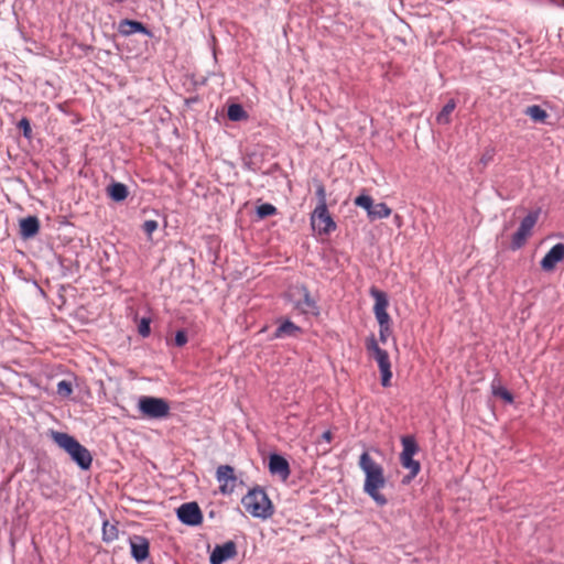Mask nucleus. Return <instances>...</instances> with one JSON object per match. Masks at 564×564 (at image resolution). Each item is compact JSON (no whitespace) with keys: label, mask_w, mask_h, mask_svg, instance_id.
Here are the masks:
<instances>
[{"label":"nucleus","mask_w":564,"mask_h":564,"mask_svg":"<svg viewBox=\"0 0 564 564\" xmlns=\"http://www.w3.org/2000/svg\"><path fill=\"white\" fill-rule=\"evenodd\" d=\"M358 466L365 474L364 492L378 506H386L388 499L380 492V489L384 488L387 484L383 467L375 462L368 452L360 455Z\"/></svg>","instance_id":"1"},{"label":"nucleus","mask_w":564,"mask_h":564,"mask_svg":"<svg viewBox=\"0 0 564 564\" xmlns=\"http://www.w3.org/2000/svg\"><path fill=\"white\" fill-rule=\"evenodd\" d=\"M52 438L82 469L86 470L90 468L93 462L90 452L74 436H70L67 433L53 431Z\"/></svg>","instance_id":"2"},{"label":"nucleus","mask_w":564,"mask_h":564,"mask_svg":"<svg viewBox=\"0 0 564 564\" xmlns=\"http://www.w3.org/2000/svg\"><path fill=\"white\" fill-rule=\"evenodd\" d=\"M247 512L254 518L268 519L273 514V506L267 492L256 487L247 492L241 499Z\"/></svg>","instance_id":"3"},{"label":"nucleus","mask_w":564,"mask_h":564,"mask_svg":"<svg viewBox=\"0 0 564 564\" xmlns=\"http://www.w3.org/2000/svg\"><path fill=\"white\" fill-rule=\"evenodd\" d=\"M366 348L378 364L381 373V384L389 387L391 384L392 372L388 352L379 347L373 335L367 338Z\"/></svg>","instance_id":"4"},{"label":"nucleus","mask_w":564,"mask_h":564,"mask_svg":"<svg viewBox=\"0 0 564 564\" xmlns=\"http://www.w3.org/2000/svg\"><path fill=\"white\" fill-rule=\"evenodd\" d=\"M138 408L149 419H163L170 414V404L162 398L141 397Z\"/></svg>","instance_id":"5"},{"label":"nucleus","mask_w":564,"mask_h":564,"mask_svg":"<svg viewBox=\"0 0 564 564\" xmlns=\"http://www.w3.org/2000/svg\"><path fill=\"white\" fill-rule=\"evenodd\" d=\"M540 216V210L530 212L522 220L518 230L513 234L511 240V248L513 250L520 249L524 246L528 237L531 235Z\"/></svg>","instance_id":"6"},{"label":"nucleus","mask_w":564,"mask_h":564,"mask_svg":"<svg viewBox=\"0 0 564 564\" xmlns=\"http://www.w3.org/2000/svg\"><path fill=\"white\" fill-rule=\"evenodd\" d=\"M371 297L375 300L373 314L378 324L391 323L390 315L388 314L389 299L386 292L372 286L369 290Z\"/></svg>","instance_id":"7"},{"label":"nucleus","mask_w":564,"mask_h":564,"mask_svg":"<svg viewBox=\"0 0 564 564\" xmlns=\"http://www.w3.org/2000/svg\"><path fill=\"white\" fill-rule=\"evenodd\" d=\"M312 225L319 234H329L336 229V224L328 213L327 206H316L312 214Z\"/></svg>","instance_id":"8"},{"label":"nucleus","mask_w":564,"mask_h":564,"mask_svg":"<svg viewBox=\"0 0 564 564\" xmlns=\"http://www.w3.org/2000/svg\"><path fill=\"white\" fill-rule=\"evenodd\" d=\"M216 479L220 484L219 491L223 495H231L236 488L237 477L234 467L220 465L216 470Z\"/></svg>","instance_id":"9"},{"label":"nucleus","mask_w":564,"mask_h":564,"mask_svg":"<svg viewBox=\"0 0 564 564\" xmlns=\"http://www.w3.org/2000/svg\"><path fill=\"white\" fill-rule=\"evenodd\" d=\"M178 520L187 525L195 527L202 523L203 514L196 502H186L177 509Z\"/></svg>","instance_id":"10"},{"label":"nucleus","mask_w":564,"mask_h":564,"mask_svg":"<svg viewBox=\"0 0 564 564\" xmlns=\"http://www.w3.org/2000/svg\"><path fill=\"white\" fill-rule=\"evenodd\" d=\"M237 555V546L234 541H227L224 544L216 545L213 550L209 562L210 564H223Z\"/></svg>","instance_id":"11"},{"label":"nucleus","mask_w":564,"mask_h":564,"mask_svg":"<svg viewBox=\"0 0 564 564\" xmlns=\"http://www.w3.org/2000/svg\"><path fill=\"white\" fill-rule=\"evenodd\" d=\"M269 471L273 476H279L281 480L285 481L291 474L289 462L279 454H271L269 456Z\"/></svg>","instance_id":"12"},{"label":"nucleus","mask_w":564,"mask_h":564,"mask_svg":"<svg viewBox=\"0 0 564 564\" xmlns=\"http://www.w3.org/2000/svg\"><path fill=\"white\" fill-rule=\"evenodd\" d=\"M131 555L137 562H142L149 557L150 544L147 538L133 535L129 539Z\"/></svg>","instance_id":"13"},{"label":"nucleus","mask_w":564,"mask_h":564,"mask_svg":"<svg viewBox=\"0 0 564 564\" xmlns=\"http://www.w3.org/2000/svg\"><path fill=\"white\" fill-rule=\"evenodd\" d=\"M564 259V245L556 243L541 260V268L544 271H552L558 262Z\"/></svg>","instance_id":"14"},{"label":"nucleus","mask_w":564,"mask_h":564,"mask_svg":"<svg viewBox=\"0 0 564 564\" xmlns=\"http://www.w3.org/2000/svg\"><path fill=\"white\" fill-rule=\"evenodd\" d=\"M119 32L124 36H129L134 33H142L147 36H152V32L143 23L129 19L122 20L119 23Z\"/></svg>","instance_id":"15"},{"label":"nucleus","mask_w":564,"mask_h":564,"mask_svg":"<svg viewBox=\"0 0 564 564\" xmlns=\"http://www.w3.org/2000/svg\"><path fill=\"white\" fill-rule=\"evenodd\" d=\"M40 230V221L35 216H29L20 220V235L24 239L34 237Z\"/></svg>","instance_id":"16"},{"label":"nucleus","mask_w":564,"mask_h":564,"mask_svg":"<svg viewBox=\"0 0 564 564\" xmlns=\"http://www.w3.org/2000/svg\"><path fill=\"white\" fill-rule=\"evenodd\" d=\"M301 332L297 325L286 319L275 329L273 338L296 337Z\"/></svg>","instance_id":"17"},{"label":"nucleus","mask_w":564,"mask_h":564,"mask_svg":"<svg viewBox=\"0 0 564 564\" xmlns=\"http://www.w3.org/2000/svg\"><path fill=\"white\" fill-rule=\"evenodd\" d=\"M108 196L115 202H122L128 197L129 191L123 183L113 182L107 187Z\"/></svg>","instance_id":"18"},{"label":"nucleus","mask_w":564,"mask_h":564,"mask_svg":"<svg viewBox=\"0 0 564 564\" xmlns=\"http://www.w3.org/2000/svg\"><path fill=\"white\" fill-rule=\"evenodd\" d=\"M303 291V300L297 302V307L304 313H312L317 315L318 307L316 302L311 297L310 292L306 288H302Z\"/></svg>","instance_id":"19"},{"label":"nucleus","mask_w":564,"mask_h":564,"mask_svg":"<svg viewBox=\"0 0 564 564\" xmlns=\"http://www.w3.org/2000/svg\"><path fill=\"white\" fill-rule=\"evenodd\" d=\"M391 208L384 203L373 204L372 209L368 213L370 220L388 218L391 215Z\"/></svg>","instance_id":"20"},{"label":"nucleus","mask_w":564,"mask_h":564,"mask_svg":"<svg viewBox=\"0 0 564 564\" xmlns=\"http://www.w3.org/2000/svg\"><path fill=\"white\" fill-rule=\"evenodd\" d=\"M491 392L495 397L502 399L507 403L513 402L512 393L509 390H507L505 387H502L498 379H495L491 382Z\"/></svg>","instance_id":"21"},{"label":"nucleus","mask_w":564,"mask_h":564,"mask_svg":"<svg viewBox=\"0 0 564 564\" xmlns=\"http://www.w3.org/2000/svg\"><path fill=\"white\" fill-rule=\"evenodd\" d=\"M402 452L400 456H414L417 451V444L413 436L406 435L401 438Z\"/></svg>","instance_id":"22"},{"label":"nucleus","mask_w":564,"mask_h":564,"mask_svg":"<svg viewBox=\"0 0 564 564\" xmlns=\"http://www.w3.org/2000/svg\"><path fill=\"white\" fill-rule=\"evenodd\" d=\"M524 113L534 122H544L549 117L547 112L539 105H532L525 108Z\"/></svg>","instance_id":"23"},{"label":"nucleus","mask_w":564,"mask_h":564,"mask_svg":"<svg viewBox=\"0 0 564 564\" xmlns=\"http://www.w3.org/2000/svg\"><path fill=\"white\" fill-rule=\"evenodd\" d=\"M456 107V102L454 99L447 101V104L442 108L440 113L436 117V121L440 124H447L451 122V115Z\"/></svg>","instance_id":"24"},{"label":"nucleus","mask_w":564,"mask_h":564,"mask_svg":"<svg viewBox=\"0 0 564 564\" xmlns=\"http://www.w3.org/2000/svg\"><path fill=\"white\" fill-rule=\"evenodd\" d=\"M400 462L404 468L410 470L411 478L419 474L421 466L417 460L413 459V456H400Z\"/></svg>","instance_id":"25"},{"label":"nucleus","mask_w":564,"mask_h":564,"mask_svg":"<svg viewBox=\"0 0 564 564\" xmlns=\"http://www.w3.org/2000/svg\"><path fill=\"white\" fill-rule=\"evenodd\" d=\"M228 118L232 121H240L245 118H247V113L242 106L239 104H232L228 107L227 111Z\"/></svg>","instance_id":"26"},{"label":"nucleus","mask_w":564,"mask_h":564,"mask_svg":"<svg viewBox=\"0 0 564 564\" xmlns=\"http://www.w3.org/2000/svg\"><path fill=\"white\" fill-rule=\"evenodd\" d=\"M117 536L118 529L115 525L109 524L108 521H105L102 525V540L105 542H112Z\"/></svg>","instance_id":"27"},{"label":"nucleus","mask_w":564,"mask_h":564,"mask_svg":"<svg viewBox=\"0 0 564 564\" xmlns=\"http://www.w3.org/2000/svg\"><path fill=\"white\" fill-rule=\"evenodd\" d=\"M354 203L356 206L364 208L367 212V214L369 213L370 209H372V206L375 204L372 197L366 194L357 196Z\"/></svg>","instance_id":"28"},{"label":"nucleus","mask_w":564,"mask_h":564,"mask_svg":"<svg viewBox=\"0 0 564 564\" xmlns=\"http://www.w3.org/2000/svg\"><path fill=\"white\" fill-rule=\"evenodd\" d=\"M275 213H276V208L272 204H269V203L262 204L257 207V215L260 218H265V217L272 216Z\"/></svg>","instance_id":"29"},{"label":"nucleus","mask_w":564,"mask_h":564,"mask_svg":"<svg viewBox=\"0 0 564 564\" xmlns=\"http://www.w3.org/2000/svg\"><path fill=\"white\" fill-rule=\"evenodd\" d=\"M56 391L61 397L67 398L73 392L72 383L67 380H62L57 383Z\"/></svg>","instance_id":"30"},{"label":"nucleus","mask_w":564,"mask_h":564,"mask_svg":"<svg viewBox=\"0 0 564 564\" xmlns=\"http://www.w3.org/2000/svg\"><path fill=\"white\" fill-rule=\"evenodd\" d=\"M391 323H382L379 324V340L382 344H386L388 340V337L391 335Z\"/></svg>","instance_id":"31"},{"label":"nucleus","mask_w":564,"mask_h":564,"mask_svg":"<svg viewBox=\"0 0 564 564\" xmlns=\"http://www.w3.org/2000/svg\"><path fill=\"white\" fill-rule=\"evenodd\" d=\"M18 128L22 130L23 135L26 139H31V137H32V129H31V124H30V121H29L28 118H22L19 121V123H18Z\"/></svg>","instance_id":"32"},{"label":"nucleus","mask_w":564,"mask_h":564,"mask_svg":"<svg viewBox=\"0 0 564 564\" xmlns=\"http://www.w3.org/2000/svg\"><path fill=\"white\" fill-rule=\"evenodd\" d=\"M316 196L318 198V204L317 206H324L326 207L327 204H326V191H325V186L322 184V183H318L317 186H316Z\"/></svg>","instance_id":"33"},{"label":"nucleus","mask_w":564,"mask_h":564,"mask_svg":"<svg viewBox=\"0 0 564 564\" xmlns=\"http://www.w3.org/2000/svg\"><path fill=\"white\" fill-rule=\"evenodd\" d=\"M158 226L159 224L156 220L150 219L143 223L142 229L148 236H151L158 229Z\"/></svg>","instance_id":"34"},{"label":"nucleus","mask_w":564,"mask_h":564,"mask_svg":"<svg viewBox=\"0 0 564 564\" xmlns=\"http://www.w3.org/2000/svg\"><path fill=\"white\" fill-rule=\"evenodd\" d=\"M139 334L142 337H148L150 335V319L142 318L138 326Z\"/></svg>","instance_id":"35"},{"label":"nucleus","mask_w":564,"mask_h":564,"mask_svg":"<svg viewBox=\"0 0 564 564\" xmlns=\"http://www.w3.org/2000/svg\"><path fill=\"white\" fill-rule=\"evenodd\" d=\"M187 343V335L185 330H177L175 334V345L178 347L184 346Z\"/></svg>","instance_id":"36"},{"label":"nucleus","mask_w":564,"mask_h":564,"mask_svg":"<svg viewBox=\"0 0 564 564\" xmlns=\"http://www.w3.org/2000/svg\"><path fill=\"white\" fill-rule=\"evenodd\" d=\"M333 438V435H332V432L330 431H325L323 434H322V440L329 443Z\"/></svg>","instance_id":"37"},{"label":"nucleus","mask_w":564,"mask_h":564,"mask_svg":"<svg viewBox=\"0 0 564 564\" xmlns=\"http://www.w3.org/2000/svg\"><path fill=\"white\" fill-rule=\"evenodd\" d=\"M491 159H492V154H491V153H489V152H487L486 154H484V155H482V158H481V162H482L484 164H487Z\"/></svg>","instance_id":"38"},{"label":"nucleus","mask_w":564,"mask_h":564,"mask_svg":"<svg viewBox=\"0 0 564 564\" xmlns=\"http://www.w3.org/2000/svg\"><path fill=\"white\" fill-rule=\"evenodd\" d=\"M394 221L399 227L401 226V217L399 215L394 216Z\"/></svg>","instance_id":"39"},{"label":"nucleus","mask_w":564,"mask_h":564,"mask_svg":"<svg viewBox=\"0 0 564 564\" xmlns=\"http://www.w3.org/2000/svg\"><path fill=\"white\" fill-rule=\"evenodd\" d=\"M112 3L116 2V3H122L124 0H110Z\"/></svg>","instance_id":"40"}]
</instances>
